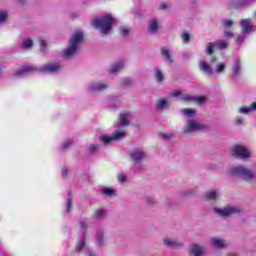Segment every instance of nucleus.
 I'll return each instance as SVG.
<instances>
[{
	"instance_id": "15",
	"label": "nucleus",
	"mask_w": 256,
	"mask_h": 256,
	"mask_svg": "<svg viewBox=\"0 0 256 256\" xmlns=\"http://www.w3.org/2000/svg\"><path fill=\"white\" fill-rule=\"evenodd\" d=\"M182 101H184V103H189L190 101H196L198 105H203V103L207 101V97L205 96L194 97L189 94H184L182 95Z\"/></svg>"
},
{
	"instance_id": "16",
	"label": "nucleus",
	"mask_w": 256,
	"mask_h": 256,
	"mask_svg": "<svg viewBox=\"0 0 256 256\" xmlns=\"http://www.w3.org/2000/svg\"><path fill=\"white\" fill-rule=\"evenodd\" d=\"M160 53L168 65H173V63H175V59L173 58V54L170 49L162 47L160 49Z\"/></svg>"
},
{
	"instance_id": "31",
	"label": "nucleus",
	"mask_w": 256,
	"mask_h": 256,
	"mask_svg": "<svg viewBox=\"0 0 256 256\" xmlns=\"http://www.w3.org/2000/svg\"><path fill=\"white\" fill-rule=\"evenodd\" d=\"M154 78L156 79L157 83H163L165 76L163 75V72H161V69L159 68L155 69Z\"/></svg>"
},
{
	"instance_id": "60",
	"label": "nucleus",
	"mask_w": 256,
	"mask_h": 256,
	"mask_svg": "<svg viewBox=\"0 0 256 256\" xmlns=\"http://www.w3.org/2000/svg\"><path fill=\"white\" fill-rule=\"evenodd\" d=\"M229 256H239V255H237V254H229Z\"/></svg>"
},
{
	"instance_id": "19",
	"label": "nucleus",
	"mask_w": 256,
	"mask_h": 256,
	"mask_svg": "<svg viewBox=\"0 0 256 256\" xmlns=\"http://www.w3.org/2000/svg\"><path fill=\"white\" fill-rule=\"evenodd\" d=\"M88 248L89 247H87V238L85 236H82L76 244L75 251L76 253H85V249Z\"/></svg>"
},
{
	"instance_id": "8",
	"label": "nucleus",
	"mask_w": 256,
	"mask_h": 256,
	"mask_svg": "<svg viewBox=\"0 0 256 256\" xmlns=\"http://www.w3.org/2000/svg\"><path fill=\"white\" fill-rule=\"evenodd\" d=\"M241 73H243V64L241 63V59L235 58L231 66V82L237 83V81H239V77H241Z\"/></svg>"
},
{
	"instance_id": "2",
	"label": "nucleus",
	"mask_w": 256,
	"mask_h": 256,
	"mask_svg": "<svg viewBox=\"0 0 256 256\" xmlns=\"http://www.w3.org/2000/svg\"><path fill=\"white\" fill-rule=\"evenodd\" d=\"M61 69H63V66L59 62L44 65L40 69L33 65H27L24 66L22 70L15 72L14 75L15 77H25L28 73H35L37 71L41 73H57V71H61Z\"/></svg>"
},
{
	"instance_id": "1",
	"label": "nucleus",
	"mask_w": 256,
	"mask_h": 256,
	"mask_svg": "<svg viewBox=\"0 0 256 256\" xmlns=\"http://www.w3.org/2000/svg\"><path fill=\"white\" fill-rule=\"evenodd\" d=\"M84 39L85 34L82 31L72 34L68 42V47L62 52L64 59H73V57L79 53V46L83 43Z\"/></svg>"
},
{
	"instance_id": "5",
	"label": "nucleus",
	"mask_w": 256,
	"mask_h": 256,
	"mask_svg": "<svg viewBox=\"0 0 256 256\" xmlns=\"http://www.w3.org/2000/svg\"><path fill=\"white\" fill-rule=\"evenodd\" d=\"M130 161L133 163V167H136L138 171H145V166L143 165V161L147 159V153L143 150L134 148L128 152Z\"/></svg>"
},
{
	"instance_id": "33",
	"label": "nucleus",
	"mask_w": 256,
	"mask_h": 256,
	"mask_svg": "<svg viewBox=\"0 0 256 256\" xmlns=\"http://www.w3.org/2000/svg\"><path fill=\"white\" fill-rule=\"evenodd\" d=\"M145 205H147V207H155V205H157V200H155V197L153 196H146Z\"/></svg>"
},
{
	"instance_id": "50",
	"label": "nucleus",
	"mask_w": 256,
	"mask_h": 256,
	"mask_svg": "<svg viewBox=\"0 0 256 256\" xmlns=\"http://www.w3.org/2000/svg\"><path fill=\"white\" fill-rule=\"evenodd\" d=\"M224 37L226 39H233L235 37V34L233 32H231V31L225 30L224 31Z\"/></svg>"
},
{
	"instance_id": "9",
	"label": "nucleus",
	"mask_w": 256,
	"mask_h": 256,
	"mask_svg": "<svg viewBox=\"0 0 256 256\" xmlns=\"http://www.w3.org/2000/svg\"><path fill=\"white\" fill-rule=\"evenodd\" d=\"M229 47V42L227 40H216L214 42L207 43L206 46V55H213L215 52L214 49H219L220 51H223Z\"/></svg>"
},
{
	"instance_id": "3",
	"label": "nucleus",
	"mask_w": 256,
	"mask_h": 256,
	"mask_svg": "<svg viewBox=\"0 0 256 256\" xmlns=\"http://www.w3.org/2000/svg\"><path fill=\"white\" fill-rule=\"evenodd\" d=\"M113 23H115V18L111 14H106L94 19L92 21V27L99 29L102 35H108V33L113 31Z\"/></svg>"
},
{
	"instance_id": "56",
	"label": "nucleus",
	"mask_w": 256,
	"mask_h": 256,
	"mask_svg": "<svg viewBox=\"0 0 256 256\" xmlns=\"http://www.w3.org/2000/svg\"><path fill=\"white\" fill-rule=\"evenodd\" d=\"M160 11H165L167 9V3H162L159 7Z\"/></svg>"
},
{
	"instance_id": "18",
	"label": "nucleus",
	"mask_w": 256,
	"mask_h": 256,
	"mask_svg": "<svg viewBox=\"0 0 256 256\" xmlns=\"http://www.w3.org/2000/svg\"><path fill=\"white\" fill-rule=\"evenodd\" d=\"M164 245L169 247V249H181V247H183V242H179L171 238H165Z\"/></svg>"
},
{
	"instance_id": "7",
	"label": "nucleus",
	"mask_w": 256,
	"mask_h": 256,
	"mask_svg": "<svg viewBox=\"0 0 256 256\" xmlns=\"http://www.w3.org/2000/svg\"><path fill=\"white\" fill-rule=\"evenodd\" d=\"M232 157L236 159H241L242 161H247V159H251V151L247 146L236 144L231 149Z\"/></svg>"
},
{
	"instance_id": "52",
	"label": "nucleus",
	"mask_w": 256,
	"mask_h": 256,
	"mask_svg": "<svg viewBox=\"0 0 256 256\" xmlns=\"http://www.w3.org/2000/svg\"><path fill=\"white\" fill-rule=\"evenodd\" d=\"M7 21V12H0V23H5Z\"/></svg>"
},
{
	"instance_id": "30",
	"label": "nucleus",
	"mask_w": 256,
	"mask_h": 256,
	"mask_svg": "<svg viewBox=\"0 0 256 256\" xmlns=\"http://www.w3.org/2000/svg\"><path fill=\"white\" fill-rule=\"evenodd\" d=\"M73 209V196H71V191H68V198L66 200V213H70Z\"/></svg>"
},
{
	"instance_id": "26",
	"label": "nucleus",
	"mask_w": 256,
	"mask_h": 256,
	"mask_svg": "<svg viewBox=\"0 0 256 256\" xmlns=\"http://www.w3.org/2000/svg\"><path fill=\"white\" fill-rule=\"evenodd\" d=\"M106 215H107V211H105V209L103 208H99L94 212V219L101 221V219H105Z\"/></svg>"
},
{
	"instance_id": "59",
	"label": "nucleus",
	"mask_w": 256,
	"mask_h": 256,
	"mask_svg": "<svg viewBox=\"0 0 256 256\" xmlns=\"http://www.w3.org/2000/svg\"><path fill=\"white\" fill-rule=\"evenodd\" d=\"M18 3H21V5H23V3H25L26 0H17Z\"/></svg>"
},
{
	"instance_id": "24",
	"label": "nucleus",
	"mask_w": 256,
	"mask_h": 256,
	"mask_svg": "<svg viewBox=\"0 0 256 256\" xmlns=\"http://www.w3.org/2000/svg\"><path fill=\"white\" fill-rule=\"evenodd\" d=\"M220 196L218 190H209L204 194L206 201H217Z\"/></svg>"
},
{
	"instance_id": "29",
	"label": "nucleus",
	"mask_w": 256,
	"mask_h": 256,
	"mask_svg": "<svg viewBox=\"0 0 256 256\" xmlns=\"http://www.w3.org/2000/svg\"><path fill=\"white\" fill-rule=\"evenodd\" d=\"M102 243H105L104 233L103 230H98L96 232V245L100 247Z\"/></svg>"
},
{
	"instance_id": "13",
	"label": "nucleus",
	"mask_w": 256,
	"mask_h": 256,
	"mask_svg": "<svg viewBox=\"0 0 256 256\" xmlns=\"http://www.w3.org/2000/svg\"><path fill=\"white\" fill-rule=\"evenodd\" d=\"M240 25L242 27V35H247L249 31H256L255 25H253V22L251 19H242L240 21Z\"/></svg>"
},
{
	"instance_id": "51",
	"label": "nucleus",
	"mask_w": 256,
	"mask_h": 256,
	"mask_svg": "<svg viewBox=\"0 0 256 256\" xmlns=\"http://www.w3.org/2000/svg\"><path fill=\"white\" fill-rule=\"evenodd\" d=\"M80 229L83 231V237H85V231H87V222L81 221L80 222Z\"/></svg>"
},
{
	"instance_id": "27",
	"label": "nucleus",
	"mask_w": 256,
	"mask_h": 256,
	"mask_svg": "<svg viewBox=\"0 0 256 256\" xmlns=\"http://www.w3.org/2000/svg\"><path fill=\"white\" fill-rule=\"evenodd\" d=\"M211 244L215 249H223V247H225V242L219 238H212Z\"/></svg>"
},
{
	"instance_id": "23",
	"label": "nucleus",
	"mask_w": 256,
	"mask_h": 256,
	"mask_svg": "<svg viewBox=\"0 0 256 256\" xmlns=\"http://www.w3.org/2000/svg\"><path fill=\"white\" fill-rule=\"evenodd\" d=\"M105 89H107V84L103 83H92L88 86V91H90V93H95L97 91H105Z\"/></svg>"
},
{
	"instance_id": "32",
	"label": "nucleus",
	"mask_w": 256,
	"mask_h": 256,
	"mask_svg": "<svg viewBox=\"0 0 256 256\" xmlns=\"http://www.w3.org/2000/svg\"><path fill=\"white\" fill-rule=\"evenodd\" d=\"M182 113H183V115H185L189 119H192V117H195V115H197V111H195V110H193L191 108H184V109H182Z\"/></svg>"
},
{
	"instance_id": "10",
	"label": "nucleus",
	"mask_w": 256,
	"mask_h": 256,
	"mask_svg": "<svg viewBox=\"0 0 256 256\" xmlns=\"http://www.w3.org/2000/svg\"><path fill=\"white\" fill-rule=\"evenodd\" d=\"M121 139H125V132L117 130L112 135H102L100 136L101 143L105 145H109V143H113V141H121Z\"/></svg>"
},
{
	"instance_id": "46",
	"label": "nucleus",
	"mask_w": 256,
	"mask_h": 256,
	"mask_svg": "<svg viewBox=\"0 0 256 256\" xmlns=\"http://www.w3.org/2000/svg\"><path fill=\"white\" fill-rule=\"evenodd\" d=\"M223 27H233L235 25V22L233 20L225 19L222 21Z\"/></svg>"
},
{
	"instance_id": "28",
	"label": "nucleus",
	"mask_w": 256,
	"mask_h": 256,
	"mask_svg": "<svg viewBox=\"0 0 256 256\" xmlns=\"http://www.w3.org/2000/svg\"><path fill=\"white\" fill-rule=\"evenodd\" d=\"M250 111H256V102H252L249 107H241L239 109V113H243L244 115H247Z\"/></svg>"
},
{
	"instance_id": "43",
	"label": "nucleus",
	"mask_w": 256,
	"mask_h": 256,
	"mask_svg": "<svg viewBox=\"0 0 256 256\" xmlns=\"http://www.w3.org/2000/svg\"><path fill=\"white\" fill-rule=\"evenodd\" d=\"M183 95L185 94L181 90H175L170 94L171 97H180L181 101H183Z\"/></svg>"
},
{
	"instance_id": "14",
	"label": "nucleus",
	"mask_w": 256,
	"mask_h": 256,
	"mask_svg": "<svg viewBox=\"0 0 256 256\" xmlns=\"http://www.w3.org/2000/svg\"><path fill=\"white\" fill-rule=\"evenodd\" d=\"M198 65H199L200 71H202V73H204L205 75H208L209 77L214 75L215 72L213 71V68L211 67V65L207 63V61L199 60Z\"/></svg>"
},
{
	"instance_id": "6",
	"label": "nucleus",
	"mask_w": 256,
	"mask_h": 256,
	"mask_svg": "<svg viewBox=\"0 0 256 256\" xmlns=\"http://www.w3.org/2000/svg\"><path fill=\"white\" fill-rule=\"evenodd\" d=\"M213 212L218 217L228 219V217H233V215H241L243 213V209L240 206L227 205L224 208L214 207Z\"/></svg>"
},
{
	"instance_id": "53",
	"label": "nucleus",
	"mask_w": 256,
	"mask_h": 256,
	"mask_svg": "<svg viewBox=\"0 0 256 256\" xmlns=\"http://www.w3.org/2000/svg\"><path fill=\"white\" fill-rule=\"evenodd\" d=\"M243 41H245V36L240 35L236 38V43H238V45H243Z\"/></svg>"
},
{
	"instance_id": "20",
	"label": "nucleus",
	"mask_w": 256,
	"mask_h": 256,
	"mask_svg": "<svg viewBox=\"0 0 256 256\" xmlns=\"http://www.w3.org/2000/svg\"><path fill=\"white\" fill-rule=\"evenodd\" d=\"M155 107L157 111H165V109H169L171 104L166 98H161L156 101Z\"/></svg>"
},
{
	"instance_id": "41",
	"label": "nucleus",
	"mask_w": 256,
	"mask_h": 256,
	"mask_svg": "<svg viewBox=\"0 0 256 256\" xmlns=\"http://www.w3.org/2000/svg\"><path fill=\"white\" fill-rule=\"evenodd\" d=\"M84 255L85 256H97V251H95L92 248H85Z\"/></svg>"
},
{
	"instance_id": "47",
	"label": "nucleus",
	"mask_w": 256,
	"mask_h": 256,
	"mask_svg": "<svg viewBox=\"0 0 256 256\" xmlns=\"http://www.w3.org/2000/svg\"><path fill=\"white\" fill-rule=\"evenodd\" d=\"M165 205L167 209H173L175 207V200L167 199Z\"/></svg>"
},
{
	"instance_id": "22",
	"label": "nucleus",
	"mask_w": 256,
	"mask_h": 256,
	"mask_svg": "<svg viewBox=\"0 0 256 256\" xmlns=\"http://www.w3.org/2000/svg\"><path fill=\"white\" fill-rule=\"evenodd\" d=\"M255 3V0H238L234 2L235 9H245V7H251Z\"/></svg>"
},
{
	"instance_id": "44",
	"label": "nucleus",
	"mask_w": 256,
	"mask_h": 256,
	"mask_svg": "<svg viewBox=\"0 0 256 256\" xmlns=\"http://www.w3.org/2000/svg\"><path fill=\"white\" fill-rule=\"evenodd\" d=\"M100 145L99 144H91L88 148V153L93 154L95 151L99 149Z\"/></svg>"
},
{
	"instance_id": "12",
	"label": "nucleus",
	"mask_w": 256,
	"mask_h": 256,
	"mask_svg": "<svg viewBox=\"0 0 256 256\" xmlns=\"http://www.w3.org/2000/svg\"><path fill=\"white\" fill-rule=\"evenodd\" d=\"M131 119V112H123L119 115L118 122L114 124V127H129Z\"/></svg>"
},
{
	"instance_id": "35",
	"label": "nucleus",
	"mask_w": 256,
	"mask_h": 256,
	"mask_svg": "<svg viewBox=\"0 0 256 256\" xmlns=\"http://www.w3.org/2000/svg\"><path fill=\"white\" fill-rule=\"evenodd\" d=\"M225 69H227V66L225 65V63H219L216 65L215 68V73L221 74V73H225Z\"/></svg>"
},
{
	"instance_id": "11",
	"label": "nucleus",
	"mask_w": 256,
	"mask_h": 256,
	"mask_svg": "<svg viewBox=\"0 0 256 256\" xmlns=\"http://www.w3.org/2000/svg\"><path fill=\"white\" fill-rule=\"evenodd\" d=\"M201 129H205V125L197 123V120L189 119L182 133H193L194 131H199Z\"/></svg>"
},
{
	"instance_id": "40",
	"label": "nucleus",
	"mask_w": 256,
	"mask_h": 256,
	"mask_svg": "<svg viewBox=\"0 0 256 256\" xmlns=\"http://www.w3.org/2000/svg\"><path fill=\"white\" fill-rule=\"evenodd\" d=\"M133 85V79L131 78H124L122 80V87H131Z\"/></svg>"
},
{
	"instance_id": "17",
	"label": "nucleus",
	"mask_w": 256,
	"mask_h": 256,
	"mask_svg": "<svg viewBox=\"0 0 256 256\" xmlns=\"http://www.w3.org/2000/svg\"><path fill=\"white\" fill-rule=\"evenodd\" d=\"M190 256H204L205 248L199 244H192L189 250Z\"/></svg>"
},
{
	"instance_id": "49",
	"label": "nucleus",
	"mask_w": 256,
	"mask_h": 256,
	"mask_svg": "<svg viewBox=\"0 0 256 256\" xmlns=\"http://www.w3.org/2000/svg\"><path fill=\"white\" fill-rule=\"evenodd\" d=\"M183 43H189L191 41V35L189 33L182 34Z\"/></svg>"
},
{
	"instance_id": "48",
	"label": "nucleus",
	"mask_w": 256,
	"mask_h": 256,
	"mask_svg": "<svg viewBox=\"0 0 256 256\" xmlns=\"http://www.w3.org/2000/svg\"><path fill=\"white\" fill-rule=\"evenodd\" d=\"M118 182L119 183L127 182V175H125V173L118 174Z\"/></svg>"
},
{
	"instance_id": "39",
	"label": "nucleus",
	"mask_w": 256,
	"mask_h": 256,
	"mask_svg": "<svg viewBox=\"0 0 256 256\" xmlns=\"http://www.w3.org/2000/svg\"><path fill=\"white\" fill-rule=\"evenodd\" d=\"M180 195H182V197H189L191 195H195V189H186V190H182L180 192Z\"/></svg>"
},
{
	"instance_id": "37",
	"label": "nucleus",
	"mask_w": 256,
	"mask_h": 256,
	"mask_svg": "<svg viewBox=\"0 0 256 256\" xmlns=\"http://www.w3.org/2000/svg\"><path fill=\"white\" fill-rule=\"evenodd\" d=\"M33 47V40L31 39H24L22 43V49H31Z\"/></svg>"
},
{
	"instance_id": "42",
	"label": "nucleus",
	"mask_w": 256,
	"mask_h": 256,
	"mask_svg": "<svg viewBox=\"0 0 256 256\" xmlns=\"http://www.w3.org/2000/svg\"><path fill=\"white\" fill-rule=\"evenodd\" d=\"M47 49V40L41 39L40 40V51L41 53H46Z\"/></svg>"
},
{
	"instance_id": "61",
	"label": "nucleus",
	"mask_w": 256,
	"mask_h": 256,
	"mask_svg": "<svg viewBox=\"0 0 256 256\" xmlns=\"http://www.w3.org/2000/svg\"><path fill=\"white\" fill-rule=\"evenodd\" d=\"M254 18L256 19V11L254 12Z\"/></svg>"
},
{
	"instance_id": "21",
	"label": "nucleus",
	"mask_w": 256,
	"mask_h": 256,
	"mask_svg": "<svg viewBox=\"0 0 256 256\" xmlns=\"http://www.w3.org/2000/svg\"><path fill=\"white\" fill-rule=\"evenodd\" d=\"M159 31V21L157 19H152L148 23V33L150 35H157Z\"/></svg>"
},
{
	"instance_id": "55",
	"label": "nucleus",
	"mask_w": 256,
	"mask_h": 256,
	"mask_svg": "<svg viewBox=\"0 0 256 256\" xmlns=\"http://www.w3.org/2000/svg\"><path fill=\"white\" fill-rule=\"evenodd\" d=\"M235 123L236 125H243V118H236Z\"/></svg>"
},
{
	"instance_id": "25",
	"label": "nucleus",
	"mask_w": 256,
	"mask_h": 256,
	"mask_svg": "<svg viewBox=\"0 0 256 256\" xmlns=\"http://www.w3.org/2000/svg\"><path fill=\"white\" fill-rule=\"evenodd\" d=\"M121 69H123V61H118L117 63L112 65L111 69L109 70V73L115 75V73H119Z\"/></svg>"
},
{
	"instance_id": "38",
	"label": "nucleus",
	"mask_w": 256,
	"mask_h": 256,
	"mask_svg": "<svg viewBox=\"0 0 256 256\" xmlns=\"http://www.w3.org/2000/svg\"><path fill=\"white\" fill-rule=\"evenodd\" d=\"M160 139H164L165 141H171V139L175 138V135L171 133H160Z\"/></svg>"
},
{
	"instance_id": "57",
	"label": "nucleus",
	"mask_w": 256,
	"mask_h": 256,
	"mask_svg": "<svg viewBox=\"0 0 256 256\" xmlns=\"http://www.w3.org/2000/svg\"><path fill=\"white\" fill-rule=\"evenodd\" d=\"M109 107H110L111 109H117V108H119V103H116V104L110 103V104H109Z\"/></svg>"
},
{
	"instance_id": "36",
	"label": "nucleus",
	"mask_w": 256,
	"mask_h": 256,
	"mask_svg": "<svg viewBox=\"0 0 256 256\" xmlns=\"http://www.w3.org/2000/svg\"><path fill=\"white\" fill-rule=\"evenodd\" d=\"M102 193H103V195H105V197H113V195H115V190H113L111 188L104 187L102 189Z\"/></svg>"
},
{
	"instance_id": "45",
	"label": "nucleus",
	"mask_w": 256,
	"mask_h": 256,
	"mask_svg": "<svg viewBox=\"0 0 256 256\" xmlns=\"http://www.w3.org/2000/svg\"><path fill=\"white\" fill-rule=\"evenodd\" d=\"M72 145H73V141H71V140H66V141H64L63 144H62V149H63L64 151H67V149H69V147H71Z\"/></svg>"
},
{
	"instance_id": "4",
	"label": "nucleus",
	"mask_w": 256,
	"mask_h": 256,
	"mask_svg": "<svg viewBox=\"0 0 256 256\" xmlns=\"http://www.w3.org/2000/svg\"><path fill=\"white\" fill-rule=\"evenodd\" d=\"M228 173L229 175H232V177L243 179V181H253V179H255V173L243 165L230 167Z\"/></svg>"
},
{
	"instance_id": "34",
	"label": "nucleus",
	"mask_w": 256,
	"mask_h": 256,
	"mask_svg": "<svg viewBox=\"0 0 256 256\" xmlns=\"http://www.w3.org/2000/svg\"><path fill=\"white\" fill-rule=\"evenodd\" d=\"M119 33L122 37H127L129 33H131V29H129L127 26H121L119 28Z\"/></svg>"
},
{
	"instance_id": "54",
	"label": "nucleus",
	"mask_w": 256,
	"mask_h": 256,
	"mask_svg": "<svg viewBox=\"0 0 256 256\" xmlns=\"http://www.w3.org/2000/svg\"><path fill=\"white\" fill-rule=\"evenodd\" d=\"M67 173H69V169L67 168V166H64L62 168V176L67 177Z\"/></svg>"
},
{
	"instance_id": "58",
	"label": "nucleus",
	"mask_w": 256,
	"mask_h": 256,
	"mask_svg": "<svg viewBox=\"0 0 256 256\" xmlns=\"http://www.w3.org/2000/svg\"><path fill=\"white\" fill-rule=\"evenodd\" d=\"M216 62H217V57L211 56L210 63H216Z\"/></svg>"
}]
</instances>
